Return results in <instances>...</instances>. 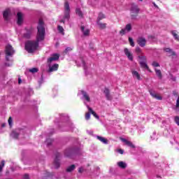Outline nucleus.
I'll return each mask as SVG.
<instances>
[{"instance_id":"0e129e2a","label":"nucleus","mask_w":179,"mask_h":179,"mask_svg":"<svg viewBox=\"0 0 179 179\" xmlns=\"http://www.w3.org/2000/svg\"><path fill=\"white\" fill-rule=\"evenodd\" d=\"M141 2H142L143 0H139Z\"/></svg>"},{"instance_id":"6ab92c4d","label":"nucleus","mask_w":179,"mask_h":179,"mask_svg":"<svg viewBox=\"0 0 179 179\" xmlns=\"http://www.w3.org/2000/svg\"><path fill=\"white\" fill-rule=\"evenodd\" d=\"M9 15H10V10L8 9L3 11V17H4L5 20H9Z\"/></svg>"},{"instance_id":"473e14b6","label":"nucleus","mask_w":179,"mask_h":179,"mask_svg":"<svg viewBox=\"0 0 179 179\" xmlns=\"http://www.w3.org/2000/svg\"><path fill=\"white\" fill-rule=\"evenodd\" d=\"M129 43L131 47H135V43L134 42V39L131 37L129 38Z\"/></svg>"},{"instance_id":"2eb2a0df","label":"nucleus","mask_w":179,"mask_h":179,"mask_svg":"<svg viewBox=\"0 0 179 179\" xmlns=\"http://www.w3.org/2000/svg\"><path fill=\"white\" fill-rule=\"evenodd\" d=\"M33 28L26 29V33L24 34V38H30L31 34H33Z\"/></svg>"},{"instance_id":"ea45409f","label":"nucleus","mask_w":179,"mask_h":179,"mask_svg":"<svg viewBox=\"0 0 179 179\" xmlns=\"http://www.w3.org/2000/svg\"><path fill=\"white\" fill-rule=\"evenodd\" d=\"M43 83H44V77L43 76V75H41L40 80H38V84L43 85Z\"/></svg>"},{"instance_id":"72a5a7b5","label":"nucleus","mask_w":179,"mask_h":179,"mask_svg":"<svg viewBox=\"0 0 179 179\" xmlns=\"http://www.w3.org/2000/svg\"><path fill=\"white\" fill-rule=\"evenodd\" d=\"M57 29H58V31H59V33L62 34L63 36L65 34V33H64V27L59 25Z\"/></svg>"},{"instance_id":"4be33fe9","label":"nucleus","mask_w":179,"mask_h":179,"mask_svg":"<svg viewBox=\"0 0 179 179\" xmlns=\"http://www.w3.org/2000/svg\"><path fill=\"white\" fill-rule=\"evenodd\" d=\"M117 166L120 169H127V163H125L122 161L117 162Z\"/></svg>"},{"instance_id":"a878e982","label":"nucleus","mask_w":179,"mask_h":179,"mask_svg":"<svg viewBox=\"0 0 179 179\" xmlns=\"http://www.w3.org/2000/svg\"><path fill=\"white\" fill-rule=\"evenodd\" d=\"M155 71L156 73L157 76L159 78V79H162V78H163V76L162 75V71L155 69Z\"/></svg>"},{"instance_id":"423d86ee","label":"nucleus","mask_w":179,"mask_h":179,"mask_svg":"<svg viewBox=\"0 0 179 179\" xmlns=\"http://www.w3.org/2000/svg\"><path fill=\"white\" fill-rule=\"evenodd\" d=\"M22 134H24V130L16 129L11 132L10 137L13 138L14 139H17V138H19V136H20V135H22Z\"/></svg>"},{"instance_id":"e433bc0d","label":"nucleus","mask_w":179,"mask_h":179,"mask_svg":"<svg viewBox=\"0 0 179 179\" xmlns=\"http://www.w3.org/2000/svg\"><path fill=\"white\" fill-rule=\"evenodd\" d=\"M80 66H83L85 71H86V63L82 59H81V64H80Z\"/></svg>"},{"instance_id":"aec40b11","label":"nucleus","mask_w":179,"mask_h":179,"mask_svg":"<svg viewBox=\"0 0 179 179\" xmlns=\"http://www.w3.org/2000/svg\"><path fill=\"white\" fill-rule=\"evenodd\" d=\"M96 138L98 139V141H100V142H102V143H104V145L108 144V141L104 137L96 136Z\"/></svg>"},{"instance_id":"58836bf2","label":"nucleus","mask_w":179,"mask_h":179,"mask_svg":"<svg viewBox=\"0 0 179 179\" xmlns=\"http://www.w3.org/2000/svg\"><path fill=\"white\" fill-rule=\"evenodd\" d=\"M172 35L176 40H179V36L176 33V31H172Z\"/></svg>"},{"instance_id":"338daca9","label":"nucleus","mask_w":179,"mask_h":179,"mask_svg":"<svg viewBox=\"0 0 179 179\" xmlns=\"http://www.w3.org/2000/svg\"><path fill=\"white\" fill-rule=\"evenodd\" d=\"M48 178H50V176H48Z\"/></svg>"},{"instance_id":"37998d69","label":"nucleus","mask_w":179,"mask_h":179,"mask_svg":"<svg viewBox=\"0 0 179 179\" xmlns=\"http://www.w3.org/2000/svg\"><path fill=\"white\" fill-rule=\"evenodd\" d=\"M69 51H72V48H70V47H68V48H66V49H65V50H64V54H68V52H69Z\"/></svg>"},{"instance_id":"dca6fc26","label":"nucleus","mask_w":179,"mask_h":179,"mask_svg":"<svg viewBox=\"0 0 179 179\" xmlns=\"http://www.w3.org/2000/svg\"><path fill=\"white\" fill-rule=\"evenodd\" d=\"M17 24H18V26L22 25V24L23 23V14L22 13H17Z\"/></svg>"},{"instance_id":"0eeeda50","label":"nucleus","mask_w":179,"mask_h":179,"mask_svg":"<svg viewBox=\"0 0 179 179\" xmlns=\"http://www.w3.org/2000/svg\"><path fill=\"white\" fill-rule=\"evenodd\" d=\"M60 157H61V154L59 152H57L55 155V162L53 163V166L55 169H59L61 166V163L59 162Z\"/></svg>"},{"instance_id":"49530a36","label":"nucleus","mask_w":179,"mask_h":179,"mask_svg":"<svg viewBox=\"0 0 179 179\" xmlns=\"http://www.w3.org/2000/svg\"><path fill=\"white\" fill-rule=\"evenodd\" d=\"M92 115H94L95 117V118H96V120H99V118H100V117H99V115H97V113H96V112H92Z\"/></svg>"},{"instance_id":"2f4dec72","label":"nucleus","mask_w":179,"mask_h":179,"mask_svg":"<svg viewBox=\"0 0 179 179\" xmlns=\"http://www.w3.org/2000/svg\"><path fill=\"white\" fill-rule=\"evenodd\" d=\"M124 29H126L127 31H131V30H132V26L131 25V24H127Z\"/></svg>"},{"instance_id":"6e6552de","label":"nucleus","mask_w":179,"mask_h":179,"mask_svg":"<svg viewBox=\"0 0 179 179\" xmlns=\"http://www.w3.org/2000/svg\"><path fill=\"white\" fill-rule=\"evenodd\" d=\"M80 93L82 94V100L85 101V103H90V96H89V94L86 91L81 90Z\"/></svg>"},{"instance_id":"c9c22d12","label":"nucleus","mask_w":179,"mask_h":179,"mask_svg":"<svg viewBox=\"0 0 179 179\" xmlns=\"http://www.w3.org/2000/svg\"><path fill=\"white\" fill-rule=\"evenodd\" d=\"M122 142L126 143V145H127V146H129L131 145V143H132V142H131V141H128L125 138H122Z\"/></svg>"},{"instance_id":"a18cd8bd","label":"nucleus","mask_w":179,"mask_h":179,"mask_svg":"<svg viewBox=\"0 0 179 179\" xmlns=\"http://www.w3.org/2000/svg\"><path fill=\"white\" fill-rule=\"evenodd\" d=\"M152 66H154L155 68H157V66H160V64L159 63H157V62H153L152 64Z\"/></svg>"},{"instance_id":"f704fd0d","label":"nucleus","mask_w":179,"mask_h":179,"mask_svg":"<svg viewBox=\"0 0 179 179\" xmlns=\"http://www.w3.org/2000/svg\"><path fill=\"white\" fill-rule=\"evenodd\" d=\"M29 72H31V73H36V72H38V69L37 68L30 69Z\"/></svg>"},{"instance_id":"c756f323","label":"nucleus","mask_w":179,"mask_h":179,"mask_svg":"<svg viewBox=\"0 0 179 179\" xmlns=\"http://www.w3.org/2000/svg\"><path fill=\"white\" fill-rule=\"evenodd\" d=\"M97 24L100 27V29H106V24H103L100 21H97Z\"/></svg>"},{"instance_id":"f8f14e48","label":"nucleus","mask_w":179,"mask_h":179,"mask_svg":"<svg viewBox=\"0 0 179 179\" xmlns=\"http://www.w3.org/2000/svg\"><path fill=\"white\" fill-rule=\"evenodd\" d=\"M124 52L129 61H134V55H132L128 48H124Z\"/></svg>"},{"instance_id":"09e8293b","label":"nucleus","mask_w":179,"mask_h":179,"mask_svg":"<svg viewBox=\"0 0 179 179\" xmlns=\"http://www.w3.org/2000/svg\"><path fill=\"white\" fill-rule=\"evenodd\" d=\"M117 152L120 153V155H124V150L118 149Z\"/></svg>"},{"instance_id":"9d476101","label":"nucleus","mask_w":179,"mask_h":179,"mask_svg":"<svg viewBox=\"0 0 179 179\" xmlns=\"http://www.w3.org/2000/svg\"><path fill=\"white\" fill-rule=\"evenodd\" d=\"M137 43L140 47H145L146 45V38L143 36H139L137 39Z\"/></svg>"},{"instance_id":"f03ea898","label":"nucleus","mask_w":179,"mask_h":179,"mask_svg":"<svg viewBox=\"0 0 179 179\" xmlns=\"http://www.w3.org/2000/svg\"><path fill=\"white\" fill-rule=\"evenodd\" d=\"M71 8L69 7V3L66 1L64 3V16L63 20H60L61 23H65V20H69L71 17Z\"/></svg>"},{"instance_id":"864d4df0","label":"nucleus","mask_w":179,"mask_h":179,"mask_svg":"<svg viewBox=\"0 0 179 179\" xmlns=\"http://www.w3.org/2000/svg\"><path fill=\"white\" fill-rule=\"evenodd\" d=\"M154 38H155V36H152V35L148 36L149 40H154Z\"/></svg>"},{"instance_id":"a211bd4d","label":"nucleus","mask_w":179,"mask_h":179,"mask_svg":"<svg viewBox=\"0 0 179 179\" xmlns=\"http://www.w3.org/2000/svg\"><path fill=\"white\" fill-rule=\"evenodd\" d=\"M103 93L106 97V100H113V97H111V95L110 94V90L108 88H105Z\"/></svg>"},{"instance_id":"c85d7f7f","label":"nucleus","mask_w":179,"mask_h":179,"mask_svg":"<svg viewBox=\"0 0 179 179\" xmlns=\"http://www.w3.org/2000/svg\"><path fill=\"white\" fill-rule=\"evenodd\" d=\"M103 19H106V15H104V14L100 13L99 14L97 21L100 22V20H103Z\"/></svg>"},{"instance_id":"1a4fd4ad","label":"nucleus","mask_w":179,"mask_h":179,"mask_svg":"<svg viewBox=\"0 0 179 179\" xmlns=\"http://www.w3.org/2000/svg\"><path fill=\"white\" fill-rule=\"evenodd\" d=\"M48 73H51V72H55L56 71H58V68H59V65L58 64H55L53 65H52L51 64H48Z\"/></svg>"},{"instance_id":"774afa93","label":"nucleus","mask_w":179,"mask_h":179,"mask_svg":"<svg viewBox=\"0 0 179 179\" xmlns=\"http://www.w3.org/2000/svg\"><path fill=\"white\" fill-rule=\"evenodd\" d=\"M0 56H1V53H0Z\"/></svg>"},{"instance_id":"5701e85b","label":"nucleus","mask_w":179,"mask_h":179,"mask_svg":"<svg viewBox=\"0 0 179 179\" xmlns=\"http://www.w3.org/2000/svg\"><path fill=\"white\" fill-rule=\"evenodd\" d=\"M81 31H83L84 36H89L90 31L89 29H85V27H81Z\"/></svg>"},{"instance_id":"4d7b16f0","label":"nucleus","mask_w":179,"mask_h":179,"mask_svg":"<svg viewBox=\"0 0 179 179\" xmlns=\"http://www.w3.org/2000/svg\"><path fill=\"white\" fill-rule=\"evenodd\" d=\"M4 65H5V66H12V64H9V63H8V62H6V63L4 64Z\"/></svg>"},{"instance_id":"f3484780","label":"nucleus","mask_w":179,"mask_h":179,"mask_svg":"<svg viewBox=\"0 0 179 179\" xmlns=\"http://www.w3.org/2000/svg\"><path fill=\"white\" fill-rule=\"evenodd\" d=\"M164 51H165V52H168V54H169V57H176V55H177L176 52H174L173 49L170 48H165Z\"/></svg>"},{"instance_id":"b1692460","label":"nucleus","mask_w":179,"mask_h":179,"mask_svg":"<svg viewBox=\"0 0 179 179\" xmlns=\"http://www.w3.org/2000/svg\"><path fill=\"white\" fill-rule=\"evenodd\" d=\"M132 75L134 78H136L138 80H141V76L139 75V73H138V71H132Z\"/></svg>"},{"instance_id":"e2e57ef3","label":"nucleus","mask_w":179,"mask_h":179,"mask_svg":"<svg viewBox=\"0 0 179 179\" xmlns=\"http://www.w3.org/2000/svg\"><path fill=\"white\" fill-rule=\"evenodd\" d=\"M89 134H90V135H93V131H90V132H89Z\"/></svg>"},{"instance_id":"4c0bfd02","label":"nucleus","mask_w":179,"mask_h":179,"mask_svg":"<svg viewBox=\"0 0 179 179\" xmlns=\"http://www.w3.org/2000/svg\"><path fill=\"white\" fill-rule=\"evenodd\" d=\"M3 167H5V160L1 161V165H0V173L2 172Z\"/></svg>"},{"instance_id":"6e6d98bb","label":"nucleus","mask_w":179,"mask_h":179,"mask_svg":"<svg viewBox=\"0 0 179 179\" xmlns=\"http://www.w3.org/2000/svg\"><path fill=\"white\" fill-rule=\"evenodd\" d=\"M24 179H30V178L29 177V174L24 175Z\"/></svg>"},{"instance_id":"3c124183","label":"nucleus","mask_w":179,"mask_h":179,"mask_svg":"<svg viewBox=\"0 0 179 179\" xmlns=\"http://www.w3.org/2000/svg\"><path fill=\"white\" fill-rule=\"evenodd\" d=\"M8 124L10 127H12V117H9L8 119Z\"/></svg>"},{"instance_id":"680f3d73","label":"nucleus","mask_w":179,"mask_h":179,"mask_svg":"<svg viewBox=\"0 0 179 179\" xmlns=\"http://www.w3.org/2000/svg\"><path fill=\"white\" fill-rule=\"evenodd\" d=\"M152 4L154 5L155 8H159V6L156 5V3L153 2Z\"/></svg>"},{"instance_id":"13d9d810","label":"nucleus","mask_w":179,"mask_h":179,"mask_svg":"<svg viewBox=\"0 0 179 179\" xmlns=\"http://www.w3.org/2000/svg\"><path fill=\"white\" fill-rule=\"evenodd\" d=\"M129 148H131L132 149H135V145H134L132 143H130V145H129Z\"/></svg>"},{"instance_id":"69168bd1","label":"nucleus","mask_w":179,"mask_h":179,"mask_svg":"<svg viewBox=\"0 0 179 179\" xmlns=\"http://www.w3.org/2000/svg\"><path fill=\"white\" fill-rule=\"evenodd\" d=\"M2 127H5V124H2Z\"/></svg>"},{"instance_id":"052dcab7","label":"nucleus","mask_w":179,"mask_h":179,"mask_svg":"<svg viewBox=\"0 0 179 179\" xmlns=\"http://www.w3.org/2000/svg\"><path fill=\"white\" fill-rule=\"evenodd\" d=\"M173 96H178L177 92L173 91Z\"/></svg>"},{"instance_id":"79ce46f5","label":"nucleus","mask_w":179,"mask_h":179,"mask_svg":"<svg viewBox=\"0 0 179 179\" xmlns=\"http://www.w3.org/2000/svg\"><path fill=\"white\" fill-rule=\"evenodd\" d=\"M90 113H85V120L87 121H89V120H90Z\"/></svg>"},{"instance_id":"603ef678","label":"nucleus","mask_w":179,"mask_h":179,"mask_svg":"<svg viewBox=\"0 0 179 179\" xmlns=\"http://www.w3.org/2000/svg\"><path fill=\"white\" fill-rule=\"evenodd\" d=\"M176 108H179V96L178 97L177 100H176Z\"/></svg>"},{"instance_id":"7ed1b4c3","label":"nucleus","mask_w":179,"mask_h":179,"mask_svg":"<svg viewBox=\"0 0 179 179\" xmlns=\"http://www.w3.org/2000/svg\"><path fill=\"white\" fill-rule=\"evenodd\" d=\"M14 54H15V50H13V48L12 47V45H8L7 47H6V60L8 62L12 61L9 58H12Z\"/></svg>"},{"instance_id":"cd10ccee","label":"nucleus","mask_w":179,"mask_h":179,"mask_svg":"<svg viewBox=\"0 0 179 179\" xmlns=\"http://www.w3.org/2000/svg\"><path fill=\"white\" fill-rule=\"evenodd\" d=\"M84 104L85 106H86L87 108L88 109V113H90V114H92L94 112V110H93V109L90 108L89 105H87V103H86V101H84Z\"/></svg>"},{"instance_id":"5fc2aeb1","label":"nucleus","mask_w":179,"mask_h":179,"mask_svg":"<svg viewBox=\"0 0 179 179\" xmlns=\"http://www.w3.org/2000/svg\"><path fill=\"white\" fill-rule=\"evenodd\" d=\"M83 167H80L78 169V173H83Z\"/></svg>"},{"instance_id":"c03bdc74","label":"nucleus","mask_w":179,"mask_h":179,"mask_svg":"<svg viewBox=\"0 0 179 179\" xmlns=\"http://www.w3.org/2000/svg\"><path fill=\"white\" fill-rule=\"evenodd\" d=\"M46 143H47L48 146H50L51 145V143H52V140L50 138H48L46 140Z\"/></svg>"},{"instance_id":"8fccbe9b","label":"nucleus","mask_w":179,"mask_h":179,"mask_svg":"<svg viewBox=\"0 0 179 179\" xmlns=\"http://www.w3.org/2000/svg\"><path fill=\"white\" fill-rule=\"evenodd\" d=\"M125 30H126V29H122V30L120 31V34H121V36H124V34H125Z\"/></svg>"},{"instance_id":"f257e3e1","label":"nucleus","mask_w":179,"mask_h":179,"mask_svg":"<svg viewBox=\"0 0 179 179\" xmlns=\"http://www.w3.org/2000/svg\"><path fill=\"white\" fill-rule=\"evenodd\" d=\"M37 29L36 41H29L25 43V50L29 54L34 52L38 48V43L44 41V38H45V28H44V22L43 20H39Z\"/></svg>"},{"instance_id":"a19ab883","label":"nucleus","mask_w":179,"mask_h":179,"mask_svg":"<svg viewBox=\"0 0 179 179\" xmlns=\"http://www.w3.org/2000/svg\"><path fill=\"white\" fill-rule=\"evenodd\" d=\"M136 52L137 54H142V49H141V48H139V47H136Z\"/></svg>"},{"instance_id":"ddd939ff","label":"nucleus","mask_w":179,"mask_h":179,"mask_svg":"<svg viewBox=\"0 0 179 179\" xmlns=\"http://www.w3.org/2000/svg\"><path fill=\"white\" fill-rule=\"evenodd\" d=\"M59 59V55L58 54H53L50 58L48 59V64H51L54 61H58Z\"/></svg>"},{"instance_id":"412c9836","label":"nucleus","mask_w":179,"mask_h":179,"mask_svg":"<svg viewBox=\"0 0 179 179\" xmlns=\"http://www.w3.org/2000/svg\"><path fill=\"white\" fill-rule=\"evenodd\" d=\"M76 169V166L75 164H72L66 169V173H72V171H73V170H75Z\"/></svg>"},{"instance_id":"39448f33","label":"nucleus","mask_w":179,"mask_h":179,"mask_svg":"<svg viewBox=\"0 0 179 179\" xmlns=\"http://www.w3.org/2000/svg\"><path fill=\"white\" fill-rule=\"evenodd\" d=\"M138 59H140L139 64L141 68L149 71V66H148V64H146V57L143 55H139Z\"/></svg>"},{"instance_id":"9b49d317","label":"nucleus","mask_w":179,"mask_h":179,"mask_svg":"<svg viewBox=\"0 0 179 179\" xmlns=\"http://www.w3.org/2000/svg\"><path fill=\"white\" fill-rule=\"evenodd\" d=\"M75 153V150L73 148H68L64 152V155L66 157H72Z\"/></svg>"},{"instance_id":"7c9ffc66","label":"nucleus","mask_w":179,"mask_h":179,"mask_svg":"<svg viewBox=\"0 0 179 179\" xmlns=\"http://www.w3.org/2000/svg\"><path fill=\"white\" fill-rule=\"evenodd\" d=\"M150 138L152 141L157 140V135H156V131H154L152 134L150 136Z\"/></svg>"},{"instance_id":"bf43d9fd","label":"nucleus","mask_w":179,"mask_h":179,"mask_svg":"<svg viewBox=\"0 0 179 179\" xmlns=\"http://www.w3.org/2000/svg\"><path fill=\"white\" fill-rule=\"evenodd\" d=\"M22 83V78H20V77L18 78V84L21 85Z\"/></svg>"},{"instance_id":"de8ad7c7","label":"nucleus","mask_w":179,"mask_h":179,"mask_svg":"<svg viewBox=\"0 0 179 179\" xmlns=\"http://www.w3.org/2000/svg\"><path fill=\"white\" fill-rule=\"evenodd\" d=\"M175 122L177 124V125L179 126V117L178 116L175 117Z\"/></svg>"},{"instance_id":"bb28decb","label":"nucleus","mask_w":179,"mask_h":179,"mask_svg":"<svg viewBox=\"0 0 179 179\" xmlns=\"http://www.w3.org/2000/svg\"><path fill=\"white\" fill-rule=\"evenodd\" d=\"M60 119L62 120V121H68L69 117L66 114L62 113L60 115Z\"/></svg>"},{"instance_id":"4468645a","label":"nucleus","mask_w":179,"mask_h":179,"mask_svg":"<svg viewBox=\"0 0 179 179\" xmlns=\"http://www.w3.org/2000/svg\"><path fill=\"white\" fill-rule=\"evenodd\" d=\"M149 93H150V96H152V97H153V99H156L157 100H163V97L157 95V94H156V92H155V90H150Z\"/></svg>"},{"instance_id":"393cba45","label":"nucleus","mask_w":179,"mask_h":179,"mask_svg":"<svg viewBox=\"0 0 179 179\" xmlns=\"http://www.w3.org/2000/svg\"><path fill=\"white\" fill-rule=\"evenodd\" d=\"M76 15H78V16H79V17H83V13H82V10H80V8H77L76 9Z\"/></svg>"},{"instance_id":"20e7f679","label":"nucleus","mask_w":179,"mask_h":179,"mask_svg":"<svg viewBox=\"0 0 179 179\" xmlns=\"http://www.w3.org/2000/svg\"><path fill=\"white\" fill-rule=\"evenodd\" d=\"M130 13L131 19H136L138 14L139 13V8L136 4H131V7L130 8Z\"/></svg>"}]
</instances>
